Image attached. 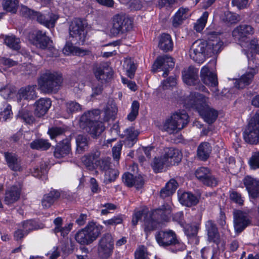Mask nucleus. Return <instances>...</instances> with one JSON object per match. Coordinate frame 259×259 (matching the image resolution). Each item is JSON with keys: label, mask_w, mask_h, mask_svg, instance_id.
<instances>
[{"label": "nucleus", "mask_w": 259, "mask_h": 259, "mask_svg": "<svg viewBox=\"0 0 259 259\" xmlns=\"http://www.w3.org/2000/svg\"><path fill=\"white\" fill-rule=\"evenodd\" d=\"M58 19V17L52 13H49L47 15H44L40 12H37L35 17V19H36L39 23L48 28H53Z\"/></svg>", "instance_id": "393cba45"}, {"label": "nucleus", "mask_w": 259, "mask_h": 259, "mask_svg": "<svg viewBox=\"0 0 259 259\" xmlns=\"http://www.w3.org/2000/svg\"><path fill=\"white\" fill-rule=\"evenodd\" d=\"M64 133V129L61 127H52L49 129L48 133L50 136L51 139H54L56 137L61 135Z\"/></svg>", "instance_id": "e2e57ef3"}, {"label": "nucleus", "mask_w": 259, "mask_h": 259, "mask_svg": "<svg viewBox=\"0 0 259 259\" xmlns=\"http://www.w3.org/2000/svg\"><path fill=\"white\" fill-rule=\"evenodd\" d=\"M36 85H28L25 88H21L18 93L17 98L19 102L21 100H34L37 97L36 93Z\"/></svg>", "instance_id": "c85d7f7f"}, {"label": "nucleus", "mask_w": 259, "mask_h": 259, "mask_svg": "<svg viewBox=\"0 0 259 259\" xmlns=\"http://www.w3.org/2000/svg\"><path fill=\"white\" fill-rule=\"evenodd\" d=\"M249 213V211L236 210L234 211L233 214L234 223L236 232L240 233L251 224V218Z\"/></svg>", "instance_id": "2eb2a0df"}, {"label": "nucleus", "mask_w": 259, "mask_h": 259, "mask_svg": "<svg viewBox=\"0 0 259 259\" xmlns=\"http://www.w3.org/2000/svg\"><path fill=\"white\" fill-rule=\"evenodd\" d=\"M119 171L115 168H110L105 172L104 183L108 184L114 182L118 177Z\"/></svg>", "instance_id": "a19ab883"}, {"label": "nucleus", "mask_w": 259, "mask_h": 259, "mask_svg": "<svg viewBox=\"0 0 259 259\" xmlns=\"http://www.w3.org/2000/svg\"><path fill=\"white\" fill-rule=\"evenodd\" d=\"M95 164L101 170L105 172L106 170L111 168L110 167V158L109 157L100 159L96 161Z\"/></svg>", "instance_id": "6e6d98bb"}, {"label": "nucleus", "mask_w": 259, "mask_h": 259, "mask_svg": "<svg viewBox=\"0 0 259 259\" xmlns=\"http://www.w3.org/2000/svg\"><path fill=\"white\" fill-rule=\"evenodd\" d=\"M223 20L225 22L233 24L239 21L240 19L238 15L230 11H227L224 13Z\"/></svg>", "instance_id": "603ef678"}, {"label": "nucleus", "mask_w": 259, "mask_h": 259, "mask_svg": "<svg viewBox=\"0 0 259 259\" xmlns=\"http://www.w3.org/2000/svg\"><path fill=\"white\" fill-rule=\"evenodd\" d=\"M100 155V152L98 151L88 155H84L81 158L82 163L89 169H93L94 168V160Z\"/></svg>", "instance_id": "58836bf2"}, {"label": "nucleus", "mask_w": 259, "mask_h": 259, "mask_svg": "<svg viewBox=\"0 0 259 259\" xmlns=\"http://www.w3.org/2000/svg\"><path fill=\"white\" fill-rule=\"evenodd\" d=\"M254 33L253 28L249 25H240L232 31V36L234 39L238 41H244L249 35Z\"/></svg>", "instance_id": "412c9836"}, {"label": "nucleus", "mask_w": 259, "mask_h": 259, "mask_svg": "<svg viewBox=\"0 0 259 259\" xmlns=\"http://www.w3.org/2000/svg\"><path fill=\"white\" fill-rule=\"evenodd\" d=\"M180 203L188 207L195 205L199 201L196 196L190 192H184L179 197Z\"/></svg>", "instance_id": "2f4dec72"}, {"label": "nucleus", "mask_w": 259, "mask_h": 259, "mask_svg": "<svg viewBox=\"0 0 259 259\" xmlns=\"http://www.w3.org/2000/svg\"><path fill=\"white\" fill-rule=\"evenodd\" d=\"M211 149L210 147H198L197 156L202 161H206L209 157Z\"/></svg>", "instance_id": "a18cd8bd"}, {"label": "nucleus", "mask_w": 259, "mask_h": 259, "mask_svg": "<svg viewBox=\"0 0 259 259\" xmlns=\"http://www.w3.org/2000/svg\"><path fill=\"white\" fill-rule=\"evenodd\" d=\"M20 13L23 16L25 17H28L30 19H35V17L37 12L28 8L25 6L22 5L21 7Z\"/></svg>", "instance_id": "bf43d9fd"}, {"label": "nucleus", "mask_w": 259, "mask_h": 259, "mask_svg": "<svg viewBox=\"0 0 259 259\" xmlns=\"http://www.w3.org/2000/svg\"><path fill=\"white\" fill-rule=\"evenodd\" d=\"M135 259H149L146 248L144 246L139 247L135 253Z\"/></svg>", "instance_id": "052dcab7"}, {"label": "nucleus", "mask_w": 259, "mask_h": 259, "mask_svg": "<svg viewBox=\"0 0 259 259\" xmlns=\"http://www.w3.org/2000/svg\"><path fill=\"white\" fill-rule=\"evenodd\" d=\"M208 17V13L205 12L202 16L195 23L194 29L198 32H201L205 26Z\"/></svg>", "instance_id": "49530a36"}, {"label": "nucleus", "mask_w": 259, "mask_h": 259, "mask_svg": "<svg viewBox=\"0 0 259 259\" xmlns=\"http://www.w3.org/2000/svg\"><path fill=\"white\" fill-rule=\"evenodd\" d=\"M5 160L9 167L13 171H20L21 169V159L13 152L4 153Z\"/></svg>", "instance_id": "cd10ccee"}, {"label": "nucleus", "mask_w": 259, "mask_h": 259, "mask_svg": "<svg viewBox=\"0 0 259 259\" xmlns=\"http://www.w3.org/2000/svg\"><path fill=\"white\" fill-rule=\"evenodd\" d=\"M199 69L193 66H190L182 72L184 82L188 85L196 86L195 89L200 91L207 93L209 92L202 84L199 83Z\"/></svg>", "instance_id": "9b49d317"}, {"label": "nucleus", "mask_w": 259, "mask_h": 259, "mask_svg": "<svg viewBox=\"0 0 259 259\" xmlns=\"http://www.w3.org/2000/svg\"><path fill=\"white\" fill-rule=\"evenodd\" d=\"M5 43L9 48L15 50H18L20 48V39L14 35L6 36L5 39Z\"/></svg>", "instance_id": "c03bdc74"}, {"label": "nucleus", "mask_w": 259, "mask_h": 259, "mask_svg": "<svg viewBox=\"0 0 259 259\" xmlns=\"http://www.w3.org/2000/svg\"><path fill=\"white\" fill-rule=\"evenodd\" d=\"M19 117L27 123L31 124L34 120L32 113L27 110H22L19 113Z\"/></svg>", "instance_id": "4d7b16f0"}, {"label": "nucleus", "mask_w": 259, "mask_h": 259, "mask_svg": "<svg viewBox=\"0 0 259 259\" xmlns=\"http://www.w3.org/2000/svg\"><path fill=\"white\" fill-rule=\"evenodd\" d=\"M158 47L163 52L171 51L173 42L170 35L167 33H162L159 37Z\"/></svg>", "instance_id": "7c9ffc66"}, {"label": "nucleus", "mask_w": 259, "mask_h": 259, "mask_svg": "<svg viewBox=\"0 0 259 259\" xmlns=\"http://www.w3.org/2000/svg\"><path fill=\"white\" fill-rule=\"evenodd\" d=\"M195 176L200 183L206 186L214 187L218 184V179L212 174L211 170L207 167L198 168L195 171Z\"/></svg>", "instance_id": "ddd939ff"}, {"label": "nucleus", "mask_w": 259, "mask_h": 259, "mask_svg": "<svg viewBox=\"0 0 259 259\" xmlns=\"http://www.w3.org/2000/svg\"><path fill=\"white\" fill-rule=\"evenodd\" d=\"M70 151V147H55L54 155L56 158H61L68 155Z\"/></svg>", "instance_id": "8fccbe9b"}, {"label": "nucleus", "mask_w": 259, "mask_h": 259, "mask_svg": "<svg viewBox=\"0 0 259 259\" xmlns=\"http://www.w3.org/2000/svg\"><path fill=\"white\" fill-rule=\"evenodd\" d=\"M171 210L169 207L162 208L157 209L153 213V216L155 218L159 223L167 222L170 217Z\"/></svg>", "instance_id": "473e14b6"}, {"label": "nucleus", "mask_w": 259, "mask_h": 259, "mask_svg": "<svg viewBox=\"0 0 259 259\" xmlns=\"http://www.w3.org/2000/svg\"><path fill=\"white\" fill-rule=\"evenodd\" d=\"M60 196V192L57 190H53L45 195L41 200L42 205L45 208H48Z\"/></svg>", "instance_id": "72a5a7b5"}, {"label": "nucleus", "mask_w": 259, "mask_h": 259, "mask_svg": "<svg viewBox=\"0 0 259 259\" xmlns=\"http://www.w3.org/2000/svg\"><path fill=\"white\" fill-rule=\"evenodd\" d=\"M140 105L138 101H134L132 103L131 111L127 116V119L130 121H134L139 114Z\"/></svg>", "instance_id": "3c124183"}, {"label": "nucleus", "mask_w": 259, "mask_h": 259, "mask_svg": "<svg viewBox=\"0 0 259 259\" xmlns=\"http://www.w3.org/2000/svg\"><path fill=\"white\" fill-rule=\"evenodd\" d=\"M205 229L208 236V240L218 245L220 241V236L216 224L212 220L205 223Z\"/></svg>", "instance_id": "a878e982"}, {"label": "nucleus", "mask_w": 259, "mask_h": 259, "mask_svg": "<svg viewBox=\"0 0 259 259\" xmlns=\"http://www.w3.org/2000/svg\"><path fill=\"white\" fill-rule=\"evenodd\" d=\"M158 223L157 220H154L150 215L149 216L147 215L146 218L144 219V226L145 232L148 234L151 231L155 230L157 228Z\"/></svg>", "instance_id": "37998d69"}, {"label": "nucleus", "mask_w": 259, "mask_h": 259, "mask_svg": "<svg viewBox=\"0 0 259 259\" xmlns=\"http://www.w3.org/2000/svg\"><path fill=\"white\" fill-rule=\"evenodd\" d=\"M100 110H94L84 113L80 119V126L93 137L99 136L105 130L103 123L98 120Z\"/></svg>", "instance_id": "7ed1b4c3"}, {"label": "nucleus", "mask_w": 259, "mask_h": 259, "mask_svg": "<svg viewBox=\"0 0 259 259\" xmlns=\"http://www.w3.org/2000/svg\"><path fill=\"white\" fill-rule=\"evenodd\" d=\"M114 241L111 233L104 234L98 244V254L101 259H108L113 252Z\"/></svg>", "instance_id": "1a4fd4ad"}, {"label": "nucleus", "mask_w": 259, "mask_h": 259, "mask_svg": "<svg viewBox=\"0 0 259 259\" xmlns=\"http://www.w3.org/2000/svg\"><path fill=\"white\" fill-rule=\"evenodd\" d=\"M258 72L256 67L248 68L247 71L240 78L235 82L234 85L238 89H243L252 82L254 76Z\"/></svg>", "instance_id": "aec40b11"}, {"label": "nucleus", "mask_w": 259, "mask_h": 259, "mask_svg": "<svg viewBox=\"0 0 259 259\" xmlns=\"http://www.w3.org/2000/svg\"><path fill=\"white\" fill-rule=\"evenodd\" d=\"M103 228L102 226L95 222H89L84 228L77 231L75 239L81 245H89L98 238Z\"/></svg>", "instance_id": "39448f33"}, {"label": "nucleus", "mask_w": 259, "mask_h": 259, "mask_svg": "<svg viewBox=\"0 0 259 259\" xmlns=\"http://www.w3.org/2000/svg\"><path fill=\"white\" fill-rule=\"evenodd\" d=\"M33 44L38 48L42 50L55 51L52 46V41L47 36L46 33L40 30H36L32 34Z\"/></svg>", "instance_id": "4468645a"}, {"label": "nucleus", "mask_w": 259, "mask_h": 259, "mask_svg": "<svg viewBox=\"0 0 259 259\" xmlns=\"http://www.w3.org/2000/svg\"><path fill=\"white\" fill-rule=\"evenodd\" d=\"M63 52L66 55H69L71 54L82 55H85V52L86 51L81 50L79 48L73 46L71 42H67L63 49Z\"/></svg>", "instance_id": "79ce46f5"}, {"label": "nucleus", "mask_w": 259, "mask_h": 259, "mask_svg": "<svg viewBox=\"0 0 259 259\" xmlns=\"http://www.w3.org/2000/svg\"><path fill=\"white\" fill-rule=\"evenodd\" d=\"M170 165H171V164L169 162H168V160L166 159L163 155L160 157H155L152 164L153 169L156 172H161L164 167Z\"/></svg>", "instance_id": "c9c22d12"}, {"label": "nucleus", "mask_w": 259, "mask_h": 259, "mask_svg": "<svg viewBox=\"0 0 259 259\" xmlns=\"http://www.w3.org/2000/svg\"><path fill=\"white\" fill-rule=\"evenodd\" d=\"M72 228V224L69 223L66 224L65 226L62 227V226L59 228V230L55 231L54 233L58 235V233H60V235L65 237L68 235L69 232L71 231Z\"/></svg>", "instance_id": "680f3d73"}, {"label": "nucleus", "mask_w": 259, "mask_h": 259, "mask_svg": "<svg viewBox=\"0 0 259 259\" xmlns=\"http://www.w3.org/2000/svg\"><path fill=\"white\" fill-rule=\"evenodd\" d=\"M189 122V116L184 110L174 112L163 122L162 131L169 134L178 133Z\"/></svg>", "instance_id": "423d86ee"}, {"label": "nucleus", "mask_w": 259, "mask_h": 259, "mask_svg": "<svg viewBox=\"0 0 259 259\" xmlns=\"http://www.w3.org/2000/svg\"><path fill=\"white\" fill-rule=\"evenodd\" d=\"M209 56L210 53L207 50L206 42L197 40L192 44L190 50V56L195 62L201 63Z\"/></svg>", "instance_id": "f8f14e48"}, {"label": "nucleus", "mask_w": 259, "mask_h": 259, "mask_svg": "<svg viewBox=\"0 0 259 259\" xmlns=\"http://www.w3.org/2000/svg\"><path fill=\"white\" fill-rule=\"evenodd\" d=\"M176 84V77L174 76H170L162 82V88L163 90H166L169 88L170 87H172L175 86Z\"/></svg>", "instance_id": "69168bd1"}, {"label": "nucleus", "mask_w": 259, "mask_h": 259, "mask_svg": "<svg viewBox=\"0 0 259 259\" xmlns=\"http://www.w3.org/2000/svg\"><path fill=\"white\" fill-rule=\"evenodd\" d=\"M249 164L252 169L259 168V152L254 153L249 160Z\"/></svg>", "instance_id": "0e129e2a"}, {"label": "nucleus", "mask_w": 259, "mask_h": 259, "mask_svg": "<svg viewBox=\"0 0 259 259\" xmlns=\"http://www.w3.org/2000/svg\"><path fill=\"white\" fill-rule=\"evenodd\" d=\"M117 112V108L115 104H108L104 109V121L114 120Z\"/></svg>", "instance_id": "e433bc0d"}, {"label": "nucleus", "mask_w": 259, "mask_h": 259, "mask_svg": "<svg viewBox=\"0 0 259 259\" xmlns=\"http://www.w3.org/2000/svg\"><path fill=\"white\" fill-rule=\"evenodd\" d=\"M163 150V156L171 165H175L181 161L182 154L176 147H165Z\"/></svg>", "instance_id": "4be33fe9"}, {"label": "nucleus", "mask_w": 259, "mask_h": 259, "mask_svg": "<svg viewBox=\"0 0 259 259\" xmlns=\"http://www.w3.org/2000/svg\"><path fill=\"white\" fill-rule=\"evenodd\" d=\"M200 77L203 82L208 86L214 87V91H217L218 78L215 73L210 71L208 65L203 66L200 71Z\"/></svg>", "instance_id": "a211bd4d"}, {"label": "nucleus", "mask_w": 259, "mask_h": 259, "mask_svg": "<svg viewBox=\"0 0 259 259\" xmlns=\"http://www.w3.org/2000/svg\"><path fill=\"white\" fill-rule=\"evenodd\" d=\"M21 189L19 186H13L9 188L5 193L4 201L6 204L13 203L20 198Z\"/></svg>", "instance_id": "c756f323"}, {"label": "nucleus", "mask_w": 259, "mask_h": 259, "mask_svg": "<svg viewBox=\"0 0 259 259\" xmlns=\"http://www.w3.org/2000/svg\"><path fill=\"white\" fill-rule=\"evenodd\" d=\"M63 78L61 73L53 70H46L40 74L37 83L39 89L45 93H57Z\"/></svg>", "instance_id": "f03ea898"}, {"label": "nucleus", "mask_w": 259, "mask_h": 259, "mask_svg": "<svg viewBox=\"0 0 259 259\" xmlns=\"http://www.w3.org/2000/svg\"><path fill=\"white\" fill-rule=\"evenodd\" d=\"M111 25V34L114 36H117L131 31L133 27V22L125 14H116L112 19Z\"/></svg>", "instance_id": "6e6552de"}, {"label": "nucleus", "mask_w": 259, "mask_h": 259, "mask_svg": "<svg viewBox=\"0 0 259 259\" xmlns=\"http://www.w3.org/2000/svg\"><path fill=\"white\" fill-rule=\"evenodd\" d=\"M86 24L80 19L73 20L69 26V34L74 38L79 45L84 44L87 32L85 30Z\"/></svg>", "instance_id": "9d476101"}, {"label": "nucleus", "mask_w": 259, "mask_h": 259, "mask_svg": "<svg viewBox=\"0 0 259 259\" xmlns=\"http://www.w3.org/2000/svg\"><path fill=\"white\" fill-rule=\"evenodd\" d=\"M220 34L221 33L215 31H211L208 34V41L206 44L210 56L211 55V54H217L221 50L223 42L219 37Z\"/></svg>", "instance_id": "f3484780"}, {"label": "nucleus", "mask_w": 259, "mask_h": 259, "mask_svg": "<svg viewBox=\"0 0 259 259\" xmlns=\"http://www.w3.org/2000/svg\"><path fill=\"white\" fill-rule=\"evenodd\" d=\"M175 66L174 59L169 56L164 55L157 57L155 61L152 70L156 72L157 69H161L163 71L162 76L164 77H166L170 69H172Z\"/></svg>", "instance_id": "dca6fc26"}, {"label": "nucleus", "mask_w": 259, "mask_h": 259, "mask_svg": "<svg viewBox=\"0 0 259 259\" xmlns=\"http://www.w3.org/2000/svg\"><path fill=\"white\" fill-rule=\"evenodd\" d=\"M183 227L184 229L185 234L188 238H192L195 239L196 241H198V238L197 237V230L196 227L190 225L185 226L184 225V227Z\"/></svg>", "instance_id": "5fc2aeb1"}, {"label": "nucleus", "mask_w": 259, "mask_h": 259, "mask_svg": "<svg viewBox=\"0 0 259 259\" xmlns=\"http://www.w3.org/2000/svg\"><path fill=\"white\" fill-rule=\"evenodd\" d=\"M230 198L232 201L239 205H242L244 203V197L237 191H230Z\"/></svg>", "instance_id": "864d4df0"}, {"label": "nucleus", "mask_w": 259, "mask_h": 259, "mask_svg": "<svg viewBox=\"0 0 259 259\" xmlns=\"http://www.w3.org/2000/svg\"><path fill=\"white\" fill-rule=\"evenodd\" d=\"M123 221L121 215L114 216L110 219L105 220L103 224L106 226H116L122 223Z\"/></svg>", "instance_id": "13d9d810"}, {"label": "nucleus", "mask_w": 259, "mask_h": 259, "mask_svg": "<svg viewBox=\"0 0 259 259\" xmlns=\"http://www.w3.org/2000/svg\"><path fill=\"white\" fill-rule=\"evenodd\" d=\"M94 74L98 80L103 82L107 81L110 79L113 75V72L107 64H100L95 68Z\"/></svg>", "instance_id": "5701e85b"}, {"label": "nucleus", "mask_w": 259, "mask_h": 259, "mask_svg": "<svg viewBox=\"0 0 259 259\" xmlns=\"http://www.w3.org/2000/svg\"><path fill=\"white\" fill-rule=\"evenodd\" d=\"M208 103V97L199 93L194 92L190 94L187 105L189 107L196 109L204 121L211 124L217 119L218 113L217 111L211 108Z\"/></svg>", "instance_id": "f257e3e1"}, {"label": "nucleus", "mask_w": 259, "mask_h": 259, "mask_svg": "<svg viewBox=\"0 0 259 259\" xmlns=\"http://www.w3.org/2000/svg\"><path fill=\"white\" fill-rule=\"evenodd\" d=\"M252 105L259 108V95L254 96L251 100ZM245 142L251 145H256L259 142V112L251 118L247 129L243 133Z\"/></svg>", "instance_id": "20e7f679"}, {"label": "nucleus", "mask_w": 259, "mask_h": 259, "mask_svg": "<svg viewBox=\"0 0 259 259\" xmlns=\"http://www.w3.org/2000/svg\"><path fill=\"white\" fill-rule=\"evenodd\" d=\"M52 102L49 98H40L36 101L34 106L35 107L34 114L38 117L44 116L51 106Z\"/></svg>", "instance_id": "b1692460"}, {"label": "nucleus", "mask_w": 259, "mask_h": 259, "mask_svg": "<svg viewBox=\"0 0 259 259\" xmlns=\"http://www.w3.org/2000/svg\"><path fill=\"white\" fill-rule=\"evenodd\" d=\"M155 239L159 246L163 247H174L172 251L182 250L185 248L184 244L177 237L175 232L172 230L159 231L155 234Z\"/></svg>", "instance_id": "0eeeda50"}, {"label": "nucleus", "mask_w": 259, "mask_h": 259, "mask_svg": "<svg viewBox=\"0 0 259 259\" xmlns=\"http://www.w3.org/2000/svg\"><path fill=\"white\" fill-rule=\"evenodd\" d=\"M122 181L127 187H132L134 186L137 189L141 188L144 183L143 178L141 176L134 177L128 172L123 175Z\"/></svg>", "instance_id": "bb28decb"}, {"label": "nucleus", "mask_w": 259, "mask_h": 259, "mask_svg": "<svg viewBox=\"0 0 259 259\" xmlns=\"http://www.w3.org/2000/svg\"><path fill=\"white\" fill-rule=\"evenodd\" d=\"M189 10L188 8H181L177 12L172 20V25L177 27L182 24L183 21L186 19L189 16Z\"/></svg>", "instance_id": "f704fd0d"}, {"label": "nucleus", "mask_w": 259, "mask_h": 259, "mask_svg": "<svg viewBox=\"0 0 259 259\" xmlns=\"http://www.w3.org/2000/svg\"><path fill=\"white\" fill-rule=\"evenodd\" d=\"M243 184L251 199L259 197V180L250 176H246L243 179Z\"/></svg>", "instance_id": "6ab92c4d"}, {"label": "nucleus", "mask_w": 259, "mask_h": 259, "mask_svg": "<svg viewBox=\"0 0 259 259\" xmlns=\"http://www.w3.org/2000/svg\"><path fill=\"white\" fill-rule=\"evenodd\" d=\"M65 111L68 115L81 110V106L75 101H69L65 103Z\"/></svg>", "instance_id": "ea45409f"}, {"label": "nucleus", "mask_w": 259, "mask_h": 259, "mask_svg": "<svg viewBox=\"0 0 259 259\" xmlns=\"http://www.w3.org/2000/svg\"><path fill=\"white\" fill-rule=\"evenodd\" d=\"M18 2L17 0H4L3 6L4 10L8 12L16 13Z\"/></svg>", "instance_id": "09e8293b"}, {"label": "nucleus", "mask_w": 259, "mask_h": 259, "mask_svg": "<svg viewBox=\"0 0 259 259\" xmlns=\"http://www.w3.org/2000/svg\"><path fill=\"white\" fill-rule=\"evenodd\" d=\"M48 170V166L46 162H43L40 164L39 167L34 168L32 172L33 176L34 177L41 179L42 180H46V175Z\"/></svg>", "instance_id": "4c0bfd02"}, {"label": "nucleus", "mask_w": 259, "mask_h": 259, "mask_svg": "<svg viewBox=\"0 0 259 259\" xmlns=\"http://www.w3.org/2000/svg\"><path fill=\"white\" fill-rule=\"evenodd\" d=\"M178 183L175 180L171 179L166 184L164 187L174 194L178 187Z\"/></svg>", "instance_id": "774afa93"}, {"label": "nucleus", "mask_w": 259, "mask_h": 259, "mask_svg": "<svg viewBox=\"0 0 259 259\" xmlns=\"http://www.w3.org/2000/svg\"><path fill=\"white\" fill-rule=\"evenodd\" d=\"M201 256L203 259H212L214 256V253L211 249L208 247H204L201 250Z\"/></svg>", "instance_id": "338daca9"}, {"label": "nucleus", "mask_w": 259, "mask_h": 259, "mask_svg": "<svg viewBox=\"0 0 259 259\" xmlns=\"http://www.w3.org/2000/svg\"><path fill=\"white\" fill-rule=\"evenodd\" d=\"M124 67L126 69V75L130 78H134L137 67L131 59H127L124 62Z\"/></svg>", "instance_id": "de8ad7c7"}]
</instances>
